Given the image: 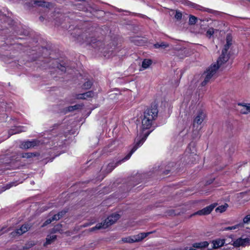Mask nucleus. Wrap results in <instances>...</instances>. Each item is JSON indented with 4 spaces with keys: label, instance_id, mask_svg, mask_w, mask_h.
Returning <instances> with one entry per match:
<instances>
[{
    "label": "nucleus",
    "instance_id": "f257e3e1",
    "mask_svg": "<svg viewBox=\"0 0 250 250\" xmlns=\"http://www.w3.org/2000/svg\"><path fill=\"white\" fill-rule=\"evenodd\" d=\"M158 112L157 106L156 104L152 105L146 110L142 121V124L140 126L139 135L137 136L135 140L134 146L130 152L124 159L118 162V164L128 160L137 149L143 144L150 133L149 129L152 125L153 121L157 118Z\"/></svg>",
    "mask_w": 250,
    "mask_h": 250
},
{
    "label": "nucleus",
    "instance_id": "f03ea898",
    "mask_svg": "<svg viewBox=\"0 0 250 250\" xmlns=\"http://www.w3.org/2000/svg\"><path fill=\"white\" fill-rule=\"evenodd\" d=\"M229 59L227 52L222 50V54L218 59L217 63L211 64L203 74L204 80L202 83L203 86L206 85L212 76L216 73L220 65L226 62Z\"/></svg>",
    "mask_w": 250,
    "mask_h": 250
},
{
    "label": "nucleus",
    "instance_id": "7ed1b4c3",
    "mask_svg": "<svg viewBox=\"0 0 250 250\" xmlns=\"http://www.w3.org/2000/svg\"><path fill=\"white\" fill-rule=\"evenodd\" d=\"M119 218L120 215L118 214H112L109 216L103 222L97 224L95 227L91 229V230L93 231L95 229H106L114 224Z\"/></svg>",
    "mask_w": 250,
    "mask_h": 250
},
{
    "label": "nucleus",
    "instance_id": "20e7f679",
    "mask_svg": "<svg viewBox=\"0 0 250 250\" xmlns=\"http://www.w3.org/2000/svg\"><path fill=\"white\" fill-rule=\"evenodd\" d=\"M248 245H250V239L249 238L240 237L237 239L233 242L232 245H230V248H225L224 250H235L234 247H239L240 246L245 247Z\"/></svg>",
    "mask_w": 250,
    "mask_h": 250
},
{
    "label": "nucleus",
    "instance_id": "39448f33",
    "mask_svg": "<svg viewBox=\"0 0 250 250\" xmlns=\"http://www.w3.org/2000/svg\"><path fill=\"white\" fill-rule=\"evenodd\" d=\"M232 242V239L231 237H228L226 239H221L218 238L213 240L211 241L212 245V249H216L223 246L224 245H226L225 248H229L230 247L227 246L228 244L231 243Z\"/></svg>",
    "mask_w": 250,
    "mask_h": 250
},
{
    "label": "nucleus",
    "instance_id": "423d86ee",
    "mask_svg": "<svg viewBox=\"0 0 250 250\" xmlns=\"http://www.w3.org/2000/svg\"><path fill=\"white\" fill-rule=\"evenodd\" d=\"M30 227L31 226L28 224H24L20 228L13 231L11 233V235L14 237L21 235L27 232L30 229Z\"/></svg>",
    "mask_w": 250,
    "mask_h": 250
},
{
    "label": "nucleus",
    "instance_id": "0eeeda50",
    "mask_svg": "<svg viewBox=\"0 0 250 250\" xmlns=\"http://www.w3.org/2000/svg\"><path fill=\"white\" fill-rule=\"evenodd\" d=\"M205 117V114L203 111H200L195 115L193 120V126L200 125L203 122Z\"/></svg>",
    "mask_w": 250,
    "mask_h": 250
},
{
    "label": "nucleus",
    "instance_id": "6e6552de",
    "mask_svg": "<svg viewBox=\"0 0 250 250\" xmlns=\"http://www.w3.org/2000/svg\"><path fill=\"white\" fill-rule=\"evenodd\" d=\"M215 207V204L210 205L194 213L195 215H205L209 214Z\"/></svg>",
    "mask_w": 250,
    "mask_h": 250
},
{
    "label": "nucleus",
    "instance_id": "1a4fd4ad",
    "mask_svg": "<svg viewBox=\"0 0 250 250\" xmlns=\"http://www.w3.org/2000/svg\"><path fill=\"white\" fill-rule=\"evenodd\" d=\"M208 245L209 243L207 241L196 242L192 244V246L195 248V250H205Z\"/></svg>",
    "mask_w": 250,
    "mask_h": 250
},
{
    "label": "nucleus",
    "instance_id": "9d476101",
    "mask_svg": "<svg viewBox=\"0 0 250 250\" xmlns=\"http://www.w3.org/2000/svg\"><path fill=\"white\" fill-rule=\"evenodd\" d=\"M40 142L37 140H32L31 141H27L23 143L21 145L22 148L27 149L33 147L38 146Z\"/></svg>",
    "mask_w": 250,
    "mask_h": 250
},
{
    "label": "nucleus",
    "instance_id": "9b49d317",
    "mask_svg": "<svg viewBox=\"0 0 250 250\" xmlns=\"http://www.w3.org/2000/svg\"><path fill=\"white\" fill-rule=\"evenodd\" d=\"M238 107V109L242 114H248L250 112V104H239Z\"/></svg>",
    "mask_w": 250,
    "mask_h": 250
},
{
    "label": "nucleus",
    "instance_id": "f8f14e48",
    "mask_svg": "<svg viewBox=\"0 0 250 250\" xmlns=\"http://www.w3.org/2000/svg\"><path fill=\"white\" fill-rule=\"evenodd\" d=\"M66 213V211H61V212H59L57 214H55L54 215V216L52 218V219L51 220L50 219L47 220L43 224L42 226V227L46 226L47 224H50L52 220H57L60 219L62 216Z\"/></svg>",
    "mask_w": 250,
    "mask_h": 250
},
{
    "label": "nucleus",
    "instance_id": "ddd939ff",
    "mask_svg": "<svg viewBox=\"0 0 250 250\" xmlns=\"http://www.w3.org/2000/svg\"><path fill=\"white\" fill-rule=\"evenodd\" d=\"M94 96V93L92 91H88L87 92L79 94L75 96V98L77 99H86L89 97H92Z\"/></svg>",
    "mask_w": 250,
    "mask_h": 250
},
{
    "label": "nucleus",
    "instance_id": "4468645a",
    "mask_svg": "<svg viewBox=\"0 0 250 250\" xmlns=\"http://www.w3.org/2000/svg\"><path fill=\"white\" fill-rule=\"evenodd\" d=\"M151 232H144L141 233L137 235H133L134 242H139L142 241L145 238L147 237Z\"/></svg>",
    "mask_w": 250,
    "mask_h": 250
},
{
    "label": "nucleus",
    "instance_id": "2eb2a0df",
    "mask_svg": "<svg viewBox=\"0 0 250 250\" xmlns=\"http://www.w3.org/2000/svg\"><path fill=\"white\" fill-rule=\"evenodd\" d=\"M232 37L230 35H228L226 38V44L224 46V48L223 50H224L225 52H227L228 50L232 44Z\"/></svg>",
    "mask_w": 250,
    "mask_h": 250
},
{
    "label": "nucleus",
    "instance_id": "dca6fc26",
    "mask_svg": "<svg viewBox=\"0 0 250 250\" xmlns=\"http://www.w3.org/2000/svg\"><path fill=\"white\" fill-rule=\"evenodd\" d=\"M25 127L24 126H16L10 130L11 135L19 133L25 131Z\"/></svg>",
    "mask_w": 250,
    "mask_h": 250
},
{
    "label": "nucleus",
    "instance_id": "f3484780",
    "mask_svg": "<svg viewBox=\"0 0 250 250\" xmlns=\"http://www.w3.org/2000/svg\"><path fill=\"white\" fill-rule=\"evenodd\" d=\"M56 235L54 234H50L48 235L46 237V242L44 245L50 244L56 240Z\"/></svg>",
    "mask_w": 250,
    "mask_h": 250
},
{
    "label": "nucleus",
    "instance_id": "a211bd4d",
    "mask_svg": "<svg viewBox=\"0 0 250 250\" xmlns=\"http://www.w3.org/2000/svg\"><path fill=\"white\" fill-rule=\"evenodd\" d=\"M64 230V229H63L62 225L61 224H58L54 227L52 230V233H54L57 232L63 233Z\"/></svg>",
    "mask_w": 250,
    "mask_h": 250
},
{
    "label": "nucleus",
    "instance_id": "6ab92c4d",
    "mask_svg": "<svg viewBox=\"0 0 250 250\" xmlns=\"http://www.w3.org/2000/svg\"><path fill=\"white\" fill-rule=\"evenodd\" d=\"M152 64V61L149 59H145L142 62V67L145 69L148 68Z\"/></svg>",
    "mask_w": 250,
    "mask_h": 250
},
{
    "label": "nucleus",
    "instance_id": "aec40b11",
    "mask_svg": "<svg viewBox=\"0 0 250 250\" xmlns=\"http://www.w3.org/2000/svg\"><path fill=\"white\" fill-rule=\"evenodd\" d=\"M228 207V205L227 204H225L223 205L220 206L218 207H217L216 208L215 211L217 212L222 213L226 210Z\"/></svg>",
    "mask_w": 250,
    "mask_h": 250
},
{
    "label": "nucleus",
    "instance_id": "412c9836",
    "mask_svg": "<svg viewBox=\"0 0 250 250\" xmlns=\"http://www.w3.org/2000/svg\"><path fill=\"white\" fill-rule=\"evenodd\" d=\"M134 237L133 236H127L122 238V241L124 243H133L134 242Z\"/></svg>",
    "mask_w": 250,
    "mask_h": 250
},
{
    "label": "nucleus",
    "instance_id": "4be33fe9",
    "mask_svg": "<svg viewBox=\"0 0 250 250\" xmlns=\"http://www.w3.org/2000/svg\"><path fill=\"white\" fill-rule=\"evenodd\" d=\"M242 226H243V225L242 224H237L236 225H234V226H233L231 227H228L225 228L224 229V230H228L236 229H239L240 227H242Z\"/></svg>",
    "mask_w": 250,
    "mask_h": 250
},
{
    "label": "nucleus",
    "instance_id": "5701e85b",
    "mask_svg": "<svg viewBox=\"0 0 250 250\" xmlns=\"http://www.w3.org/2000/svg\"><path fill=\"white\" fill-rule=\"evenodd\" d=\"M82 106V105L76 104L75 105L70 106L68 107V111H72L79 109Z\"/></svg>",
    "mask_w": 250,
    "mask_h": 250
},
{
    "label": "nucleus",
    "instance_id": "b1692460",
    "mask_svg": "<svg viewBox=\"0 0 250 250\" xmlns=\"http://www.w3.org/2000/svg\"><path fill=\"white\" fill-rule=\"evenodd\" d=\"M35 3L36 4H37L38 5L41 6L46 7H49V3H48L46 2H44V1H37L35 2Z\"/></svg>",
    "mask_w": 250,
    "mask_h": 250
},
{
    "label": "nucleus",
    "instance_id": "393cba45",
    "mask_svg": "<svg viewBox=\"0 0 250 250\" xmlns=\"http://www.w3.org/2000/svg\"><path fill=\"white\" fill-rule=\"evenodd\" d=\"M214 33V30L213 28H210L207 31L206 35L207 37L210 38Z\"/></svg>",
    "mask_w": 250,
    "mask_h": 250
},
{
    "label": "nucleus",
    "instance_id": "a878e982",
    "mask_svg": "<svg viewBox=\"0 0 250 250\" xmlns=\"http://www.w3.org/2000/svg\"><path fill=\"white\" fill-rule=\"evenodd\" d=\"M197 21V18L193 16H190L189 17V22L190 24H194L196 23Z\"/></svg>",
    "mask_w": 250,
    "mask_h": 250
},
{
    "label": "nucleus",
    "instance_id": "bb28decb",
    "mask_svg": "<svg viewBox=\"0 0 250 250\" xmlns=\"http://www.w3.org/2000/svg\"><path fill=\"white\" fill-rule=\"evenodd\" d=\"M91 82L90 81H87L83 84V88L84 89H88L91 87Z\"/></svg>",
    "mask_w": 250,
    "mask_h": 250
},
{
    "label": "nucleus",
    "instance_id": "cd10ccee",
    "mask_svg": "<svg viewBox=\"0 0 250 250\" xmlns=\"http://www.w3.org/2000/svg\"><path fill=\"white\" fill-rule=\"evenodd\" d=\"M244 223H249L250 222V214L246 216L243 219Z\"/></svg>",
    "mask_w": 250,
    "mask_h": 250
},
{
    "label": "nucleus",
    "instance_id": "c85d7f7f",
    "mask_svg": "<svg viewBox=\"0 0 250 250\" xmlns=\"http://www.w3.org/2000/svg\"><path fill=\"white\" fill-rule=\"evenodd\" d=\"M182 14L181 12H178V11L176 12V14L175 15V17L176 19L179 20L182 18Z\"/></svg>",
    "mask_w": 250,
    "mask_h": 250
},
{
    "label": "nucleus",
    "instance_id": "c756f323",
    "mask_svg": "<svg viewBox=\"0 0 250 250\" xmlns=\"http://www.w3.org/2000/svg\"><path fill=\"white\" fill-rule=\"evenodd\" d=\"M194 147L192 148V152L190 153V155L189 156V157L190 158H194L195 159V157L196 156V153L194 151Z\"/></svg>",
    "mask_w": 250,
    "mask_h": 250
},
{
    "label": "nucleus",
    "instance_id": "7c9ffc66",
    "mask_svg": "<svg viewBox=\"0 0 250 250\" xmlns=\"http://www.w3.org/2000/svg\"><path fill=\"white\" fill-rule=\"evenodd\" d=\"M160 48H166L168 46V44H167L165 42H164L160 43Z\"/></svg>",
    "mask_w": 250,
    "mask_h": 250
},
{
    "label": "nucleus",
    "instance_id": "2f4dec72",
    "mask_svg": "<svg viewBox=\"0 0 250 250\" xmlns=\"http://www.w3.org/2000/svg\"><path fill=\"white\" fill-rule=\"evenodd\" d=\"M32 156V154L30 153H24L22 154V157L23 158H30Z\"/></svg>",
    "mask_w": 250,
    "mask_h": 250
},
{
    "label": "nucleus",
    "instance_id": "473e14b6",
    "mask_svg": "<svg viewBox=\"0 0 250 250\" xmlns=\"http://www.w3.org/2000/svg\"><path fill=\"white\" fill-rule=\"evenodd\" d=\"M113 164H109L108 166V167H112V168H110V171H111L115 167H116L118 165L117 164H116L115 165L113 166Z\"/></svg>",
    "mask_w": 250,
    "mask_h": 250
},
{
    "label": "nucleus",
    "instance_id": "72a5a7b5",
    "mask_svg": "<svg viewBox=\"0 0 250 250\" xmlns=\"http://www.w3.org/2000/svg\"><path fill=\"white\" fill-rule=\"evenodd\" d=\"M14 186V184H8L6 185V188H5L3 190H5L6 189H9L11 187L13 186Z\"/></svg>",
    "mask_w": 250,
    "mask_h": 250
},
{
    "label": "nucleus",
    "instance_id": "f704fd0d",
    "mask_svg": "<svg viewBox=\"0 0 250 250\" xmlns=\"http://www.w3.org/2000/svg\"><path fill=\"white\" fill-rule=\"evenodd\" d=\"M57 67L59 69L61 70L62 71H65V70H66V69L64 68V67L62 66L61 65H60V66L58 65Z\"/></svg>",
    "mask_w": 250,
    "mask_h": 250
},
{
    "label": "nucleus",
    "instance_id": "c9c22d12",
    "mask_svg": "<svg viewBox=\"0 0 250 250\" xmlns=\"http://www.w3.org/2000/svg\"><path fill=\"white\" fill-rule=\"evenodd\" d=\"M154 46L155 48H160V43H156L154 45Z\"/></svg>",
    "mask_w": 250,
    "mask_h": 250
},
{
    "label": "nucleus",
    "instance_id": "e433bc0d",
    "mask_svg": "<svg viewBox=\"0 0 250 250\" xmlns=\"http://www.w3.org/2000/svg\"><path fill=\"white\" fill-rule=\"evenodd\" d=\"M188 150H191V148H190L188 147V149H187V150L186 153H188Z\"/></svg>",
    "mask_w": 250,
    "mask_h": 250
},
{
    "label": "nucleus",
    "instance_id": "4c0bfd02",
    "mask_svg": "<svg viewBox=\"0 0 250 250\" xmlns=\"http://www.w3.org/2000/svg\"><path fill=\"white\" fill-rule=\"evenodd\" d=\"M33 245H34L33 244H32V243H31V244H30V246H33Z\"/></svg>",
    "mask_w": 250,
    "mask_h": 250
},
{
    "label": "nucleus",
    "instance_id": "58836bf2",
    "mask_svg": "<svg viewBox=\"0 0 250 250\" xmlns=\"http://www.w3.org/2000/svg\"><path fill=\"white\" fill-rule=\"evenodd\" d=\"M1 234V233L0 232V235Z\"/></svg>",
    "mask_w": 250,
    "mask_h": 250
}]
</instances>
